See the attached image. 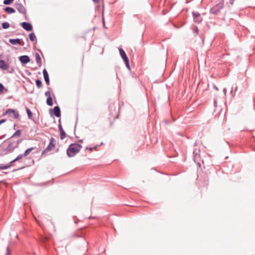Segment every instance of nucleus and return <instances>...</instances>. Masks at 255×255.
Instances as JSON below:
<instances>
[{
    "mask_svg": "<svg viewBox=\"0 0 255 255\" xmlns=\"http://www.w3.org/2000/svg\"><path fill=\"white\" fill-rule=\"evenodd\" d=\"M82 146L79 143L71 144L67 149V155L69 157H72L78 153L82 148Z\"/></svg>",
    "mask_w": 255,
    "mask_h": 255,
    "instance_id": "obj_1",
    "label": "nucleus"
},
{
    "mask_svg": "<svg viewBox=\"0 0 255 255\" xmlns=\"http://www.w3.org/2000/svg\"><path fill=\"white\" fill-rule=\"evenodd\" d=\"M224 5V0H218L216 1V4L210 9V12L214 15H217L223 8Z\"/></svg>",
    "mask_w": 255,
    "mask_h": 255,
    "instance_id": "obj_2",
    "label": "nucleus"
},
{
    "mask_svg": "<svg viewBox=\"0 0 255 255\" xmlns=\"http://www.w3.org/2000/svg\"><path fill=\"white\" fill-rule=\"evenodd\" d=\"M56 139L51 137L50 139V142L48 145V146L46 147V148L43 150V151L41 153L42 155H47V153L53 150L56 146Z\"/></svg>",
    "mask_w": 255,
    "mask_h": 255,
    "instance_id": "obj_3",
    "label": "nucleus"
},
{
    "mask_svg": "<svg viewBox=\"0 0 255 255\" xmlns=\"http://www.w3.org/2000/svg\"><path fill=\"white\" fill-rule=\"evenodd\" d=\"M21 142V140H17L16 141H13L9 143L7 147L4 150V154L9 153L12 152L14 149L18 146L19 144Z\"/></svg>",
    "mask_w": 255,
    "mask_h": 255,
    "instance_id": "obj_4",
    "label": "nucleus"
},
{
    "mask_svg": "<svg viewBox=\"0 0 255 255\" xmlns=\"http://www.w3.org/2000/svg\"><path fill=\"white\" fill-rule=\"evenodd\" d=\"M7 115L8 117H13L14 119H16L19 117L18 112L12 109H7L2 114V116Z\"/></svg>",
    "mask_w": 255,
    "mask_h": 255,
    "instance_id": "obj_5",
    "label": "nucleus"
},
{
    "mask_svg": "<svg viewBox=\"0 0 255 255\" xmlns=\"http://www.w3.org/2000/svg\"><path fill=\"white\" fill-rule=\"evenodd\" d=\"M9 68V64L7 63L4 60L0 59V69L2 70H8V72L9 73H12L14 72L13 68L12 67L8 70Z\"/></svg>",
    "mask_w": 255,
    "mask_h": 255,
    "instance_id": "obj_6",
    "label": "nucleus"
},
{
    "mask_svg": "<svg viewBox=\"0 0 255 255\" xmlns=\"http://www.w3.org/2000/svg\"><path fill=\"white\" fill-rule=\"evenodd\" d=\"M194 22L199 23L202 21L200 14L198 12L193 11L192 12Z\"/></svg>",
    "mask_w": 255,
    "mask_h": 255,
    "instance_id": "obj_7",
    "label": "nucleus"
},
{
    "mask_svg": "<svg viewBox=\"0 0 255 255\" xmlns=\"http://www.w3.org/2000/svg\"><path fill=\"white\" fill-rule=\"evenodd\" d=\"M15 7L19 13H22L23 14H26L25 8L21 3H15Z\"/></svg>",
    "mask_w": 255,
    "mask_h": 255,
    "instance_id": "obj_8",
    "label": "nucleus"
},
{
    "mask_svg": "<svg viewBox=\"0 0 255 255\" xmlns=\"http://www.w3.org/2000/svg\"><path fill=\"white\" fill-rule=\"evenodd\" d=\"M58 128L60 131V138L61 140H63L66 137V134L62 128L60 119L59 120Z\"/></svg>",
    "mask_w": 255,
    "mask_h": 255,
    "instance_id": "obj_9",
    "label": "nucleus"
},
{
    "mask_svg": "<svg viewBox=\"0 0 255 255\" xmlns=\"http://www.w3.org/2000/svg\"><path fill=\"white\" fill-rule=\"evenodd\" d=\"M50 114H51V112L53 111V113H54V115L56 117H60V116H61V111H60V108L59 107V106H55L53 109H50Z\"/></svg>",
    "mask_w": 255,
    "mask_h": 255,
    "instance_id": "obj_10",
    "label": "nucleus"
},
{
    "mask_svg": "<svg viewBox=\"0 0 255 255\" xmlns=\"http://www.w3.org/2000/svg\"><path fill=\"white\" fill-rule=\"evenodd\" d=\"M19 60L22 64H26L30 62V58L27 55H22L19 57Z\"/></svg>",
    "mask_w": 255,
    "mask_h": 255,
    "instance_id": "obj_11",
    "label": "nucleus"
},
{
    "mask_svg": "<svg viewBox=\"0 0 255 255\" xmlns=\"http://www.w3.org/2000/svg\"><path fill=\"white\" fill-rule=\"evenodd\" d=\"M21 25L22 28L27 31H30L32 30V26L30 23L23 22L21 23Z\"/></svg>",
    "mask_w": 255,
    "mask_h": 255,
    "instance_id": "obj_12",
    "label": "nucleus"
},
{
    "mask_svg": "<svg viewBox=\"0 0 255 255\" xmlns=\"http://www.w3.org/2000/svg\"><path fill=\"white\" fill-rule=\"evenodd\" d=\"M199 152L200 150L197 148H194L193 151V159L196 162L198 160V158H199Z\"/></svg>",
    "mask_w": 255,
    "mask_h": 255,
    "instance_id": "obj_13",
    "label": "nucleus"
},
{
    "mask_svg": "<svg viewBox=\"0 0 255 255\" xmlns=\"http://www.w3.org/2000/svg\"><path fill=\"white\" fill-rule=\"evenodd\" d=\"M43 74L46 84L47 85H49L50 84L49 75L47 70L45 69H44L43 70Z\"/></svg>",
    "mask_w": 255,
    "mask_h": 255,
    "instance_id": "obj_14",
    "label": "nucleus"
},
{
    "mask_svg": "<svg viewBox=\"0 0 255 255\" xmlns=\"http://www.w3.org/2000/svg\"><path fill=\"white\" fill-rule=\"evenodd\" d=\"M119 52L120 55L123 59L124 61L128 60L125 51L122 48H119Z\"/></svg>",
    "mask_w": 255,
    "mask_h": 255,
    "instance_id": "obj_15",
    "label": "nucleus"
},
{
    "mask_svg": "<svg viewBox=\"0 0 255 255\" xmlns=\"http://www.w3.org/2000/svg\"><path fill=\"white\" fill-rule=\"evenodd\" d=\"M9 42L12 45L21 44V39L19 38L16 39H9Z\"/></svg>",
    "mask_w": 255,
    "mask_h": 255,
    "instance_id": "obj_16",
    "label": "nucleus"
},
{
    "mask_svg": "<svg viewBox=\"0 0 255 255\" xmlns=\"http://www.w3.org/2000/svg\"><path fill=\"white\" fill-rule=\"evenodd\" d=\"M4 10L8 13H14L15 11V9L13 8L8 6L4 8Z\"/></svg>",
    "mask_w": 255,
    "mask_h": 255,
    "instance_id": "obj_17",
    "label": "nucleus"
},
{
    "mask_svg": "<svg viewBox=\"0 0 255 255\" xmlns=\"http://www.w3.org/2000/svg\"><path fill=\"white\" fill-rule=\"evenodd\" d=\"M35 60L37 64L40 66L41 65V58L39 54L37 53L35 54Z\"/></svg>",
    "mask_w": 255,
    "mask_h": 255,
    "instance_id": "obj_18",
    "label": "nucleus"
},
{
    "mask_svg": "<svg viewBox=\"0 0 255 255\" xmlns=\"http://www.w3.org/2000/svg\"><path fill=\"white\" fill-rule=\"evenodd\" d=\"M26 111L29 119L32 120L33 119L32 113L28 108H26Z\"/></svg>",
    "mask_w": 255,
    "mask_h": 255,
    "instance_id": "obj_19",
    "label": "nucleus"
},
{
    "mask_svg": "<svg viewBox=\"0 0 255 255\" xmlns=\"http://www.w3.org/2000/svg\"><path fill=\"white\" fill-rule=\"evenodd\" d=\"M234 1L235 0H228L226 2V4L230 8L232 7Z\"/></svg>",
    "mask_w": 255,
    "mask_h": 255,
    "instance_id": "obj_20",
    "label": "nucleus"
},
{
    "mask_svg": "<svg viewBox=\"0 0 255 255\" xmlns=\"http://www.w3.org/2000/svg\"><path fill=\"white\" fill-rule=\"evenodd\" d=\"M46 104L49 106H52L53 105V100L51 97H47L46 100Z\"/></svg>",
    "mask_w": 255,
    "mask_h": 255,
    "instance_id": "obj_21",
    "label": "nucleus"
},
{
    "mask_svg": "<svg viewBox=\"0 0 255 255\" xmlns=\"http://www.w3.org/2000/svg\"><path fill=\"white\" fill-rule=\"evenodd\" d=\"M23 156V154L18 155L14 159L10 162V164H12L15 161H19Z\"/></svg>",
    "mask_w": 255,
    "mask_h": 255,
    "instance_id": "obj_22",
    "label": "nucleus"
},
{
    "mask_svg": "<svg viewBox=\"0 0 255 255\" xmlns=\"http://www.w3.org/2000/svg\"><path fill=\"white\" fill-rule=\"evenodd\" d=\"M34 149V148L33 147H31V148H29L28 149H27L23 153V156H27L29 153L30 152L33 150Z\"/></svg>",
    "mask_w": 255,
    "mask_h": 255,
    "instance_id": "obj_23",
    "label": "nucleus"
},
{
    "mask_svg": "<svg viewBox=\"0 0 255 255\" xmlns=\"http://www.w3.org/2000/svg\"><path fill=\"white\" fill-rule=\"evenodd\" d=\"M29 37L31 41H34L36 39V36L33 32L29 34Z\"/></svg>",
    "mask_w": 255,
    "mask_h": 255,
    "instance_id": "obj_24",
    "label": "nucleus"
},
{
    "mask_svg": "<svg viewBox=\"0 0 255 255\" xmlns=\"http://www.w3.org/2000/svg\"><path fill=\"white\" fill-rule=\"evenodd\" d=\"M35 83H36V86L38 88H41V87L42 86V82L40 80H39L38 79H36L35 81Z\"/></svg>",
    "mask_w": 255,
    "mask_h": 255,
    "instance_id": "obj_25",
    "label": "nucleus"
},
{
    "mask_svg": "<svg viewBox=\"0 0 255 255\" xmlns=\"http://www.w3.org/2000/svg\"><path fill=\"white\" fill-rule=\"evenodd\" d=\"M3 91H4L5 92H7L8 91V89L4 88L2 84L0 83V93H2Z\"/></svg>",
    "mask_w": 255,
    "mask_h": 255,
    "instance_id": "obj_26",
    "label": "nucleus"
},
{
    "mask_svg": "<svg viewBox=\"0 0 255 255\" xmlns=\"http://www.w3.org/2000/svg\"><path fill=\"white\" fill-rule=\"evenodd\" d=\"M12 166V164H10L9 165H0V170H3V169H6L9 168L10 166Z\"/></svg>",
    "mask_w": 255,
    "mask_h": 255,
    "instance_id": "obj_27",
    "label": "nucleus"
},
{
    "mask_svg": "<svg viewBox=\"0 0 255 255\" xmlns=\"http://www.w3.org/2000/svg\"><path fill=\"white\" fill-rule=\"evenodd\" d=\"M21 135V130L20 129L17 130L12 135L11 137H14V136H20Z\"/></svg>",
    "mask_w": 255,
    "mask_h": 255,
    "instance_id": "obj_28",
    "label": "nucleus"
},
{
    "mask_svg": "<svg viewBox=\"0 0 255 255\" xmlns=\"http://www.w3.org/2000/svg\"><path fill=\"white\" fill-rule=\"evenodd\" d=\"M9 24L7 22H4L2 23V27L3 29H7L9 27Z\"/></svg>",
    "mask_w": 255,
    "mask_h": 255,
    "instance_id": "obj_29",
    "label": "nucleus"
},
{
    "mask_svg": "<svg viewBox=\"0 0 255 255\" xmlns=\"http://www.w3.org/2000/svg\"><path fill=\"white\" fill-rule=\"evenodd\" d=\"M11 249L9 247H7L6 249V253L5 255H11Z\"/></svg>",
    "mask_w": 255,
    "mask_h": 255,
    "instance_id": "obj_30",
    "label": "nucleus"
},
{
    "mask_svg": "<svg viewBox=\"0 0 255 255\" xmlns=\"http://www.w3.org/2000/svg\"><path fill=\"white\" fill-rule=\"evenodd\" d=\"M13 0H4L3 3L5 5H8L10 4Z\"/></svg>",
    "mask_w": 255,
    "mask_h": 255,
    "instance_id": "obj_31",
    "label": "nucleus"
},
{
    "mask_svg": "<svg viewBox=\"0 0 255 255\" xmlns=\"http://www.w3.org/2000/svg\"><path fill=\"white\" fill-rule=\"evenodd\" d=\"M124 62H125L126 65V67H127V68L128 69H130V66H129V60H128L125 61Z\"/></svg>",
    "mask_w": 255,
    "mask_h": 255,
    "instance_id": "obj_32",
    "label": "nucleus"
},
{
    "mask_svg": "<svg viewBox=\"0 0 255 255\" xmlns=\"http://www.w3.org/2000/svg\"><path fill=\"white\" fill-rule=\"evenodd\" d=\"M45 96H46L47 97H51L50 92L49 91L45 92Z\"/></svg>",
    "mask_w": 255,
    "mask_h": 255,
    "instance_id": "obj_33",
    "label": "nucleus"
},
{
    "mask_svg": "<svg viewBox=\"0 0 255 255\" xmlns=\"http://www.w3.org/2000/svg\"><path fill=\"white\" fill-rule=\"evenodd\" d=\"M96 147V146H95L94 147H86V150H90L91 151H92L93 150L94 148H95Z\"/></svg>",
    "mask_w": 255,
    "mask_h": 255,
    "instance_id": "obj_34",
    "label": "nucleus"
},
{
    "mask_svg": "<svg viewBox=\"0 0 255 255\" xmlns=\"http://www.w3.org/2000/svg\"><path fill=\"white\" fill-rule=\"evenodd\" d=\"M6 122V120L5 119H2L1 120H0V125L4 123H5Z\"/></svg>",
    "mask_w": 255,
    "mask_h": 255,
    "instance_id": "obj_35",
    "label": "nucleus"
},
{
    "mask_svg": "<svg viewBox=\"0 0 255 255\" xmlns=\"http://www.w3.org/2000/svg\"><path fill=\"white\" fill-rule=\"evenodd\" d=\"M223 92H224V93L225 95H226V93H227V89H226V88H224V89H223Z\"/></svg>",
    "mask_w": 255,
    "mask_h": 255,
    "instance_id": "obj_36",
    "label": "nucleus"
},
{
    "mask_svg": "<svg viewBox=\"0 0 255 255\" xmlns=\"http://www.w3.org/2000/svg\"><path fill=\"white\" fill-rule=\"evenodd\" d=\"M195 32H196L197 34H198L199 30H198V29L197 28V27H196V28Z\"/></svg>",
    "mask_w": 255,
    "mask_h": 255,
    "instance_id": "obj_37",
    "label": "nucleus"
},
{
    "mask_svg": "<svg viewBox=\"0 0 255 255\" xmlns=\"http://www.w3.org/2000/svg\"><path fill=\"white\" fill-rule=\"evenodd\" d=\"M237 89H238V86L237 85H236V86L235 87V92H236Z\"/></svg>",
    "mask_w": 255,
    "mask_h": 255,
    "instance_id": "obj_38",
    "label": "nucleus"
},
{
    "mask_svg": "<svg viewBox=\"0 0 255 255\" xmlns=\"http://www.w3.org/2000/svg\"><path fill=\"white\" fill-rule=\"evenodd\" d=\"M94 2H98L99 0H93Z\"/></svg>",
    "mask_w": 255,
    "mask_h": 255,
    "instance_id": "obj_39",
    "label": "nucleus"
},
{
    "mask_svg": "<svg viewBox=\"0 0 255 255\" xmlns=\"http://www.w3.org/2000/svg\"><path fill=\"white\" fill-rule=\"evenodd\" d=\"M215 89L216 90H218V89L217 87L215 86Z\"/></svg>",
    "mask_w": 255,
    "mask_h": 255,
    "instance_id": "obj_40",
    "label": "nucleus"
},
{
    "mask_svg": "<svg viewBox=\"0 0 255 255\" xmlns=\"http://www.w3.org/2000/svg\"><path fill=\"white\" fill-rule=\"evenodd\" d=\"M233 88H232V89H231V93H232V92H233Z\"/></svg>",
    "mask_w": 255,
    "mask_h": 255,
    "instance_id": "obj_41",
    "label": "nucleus"
},
{
    "mask_svg": "<svg viewBox=\"0 0 255 255\" xmlns=\"http://www.w3.org/2000/svg\"><path fill=\"white\" fill-rule=\"evenodd\" d=\"M216 104V102L215 101H214V105H215Z\"/></svg>",
    "mask_w": 255,
    "mask_h": 255,
    "instance_id": "obj_42",
    "label": "nucleus"
}]
</instances>
